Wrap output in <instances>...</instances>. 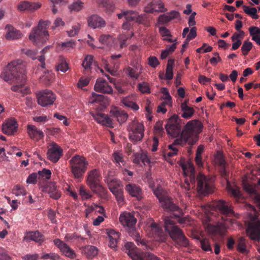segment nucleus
Listing matches in <instances>:
<instances>
[{
    "label": "nucleus",
    "mask_w": 260,
    "mask_h": 260,
    "mask_svg": "<svg viewBox=\"0 0 260 260\" xmlns=\"http://www.w3.org/2000/svg\"><path fill=\"white\" fill-rule=\"evenodd\" d=\"M117 17L119 19H122L124 17L126 21L123 22L122 25V29L123 30H129L130 29V13L128 11H122L121 13L117 14Z\"/></svg>",
    "instance_id": "34"
},
{
    "label": "nucleus",
    "mask_w": 260,
    "mask_h": 260,
    "mask_svg": "<svg viewBox=\"0 0 260 260\" xmlns=\"http://www.w3.org/2000/svg\"><path fill=\"white\" fill-rule=\"evenodd\" d=\"M113 158L115 162L118 164L120 167H124L125 165L124 160L122 155L119 152H114L113 154Z\"/></svg>",
    "instance_id": "56"
},
{
    "label": "nucleus",
    "mask_w": 260,
    "mask_h": 260,
    "mask_svg": "<svg viewBox=\"0 0 260 260\" xmlns=\"http://www.w3.org/2000/svg\"><path fill=\"white\" fill-rule=\"evenodd\" d=\"M201 247L202 249L205 251H210L212 252V249L209 240L207 239H203L200 241Z\"/></svg>",
    "instance_id": "54"
},
{
    "label": "nucleus",
    "mask_w": 260,
    "mask_h": 260,
    "mask_svg": "<svg viewBox=\"0 0 260 260\" xmlns=\"http://www.w3.org/2000/svg\"><path fill=\"white\" fill-rule=\"evenodd\" d=\"M137 221V220L135 217L134 214L131 213V237L133 238L138 245L141 244L144 245L145 244V242L141 240L139 231L137 230L134 226Z\"/></svg>",
    "instance_id": "23"
},
{
    "label": "nucleus",
    "mask_w": 260,
    "mask_h": 260,
    "mask_svg": "<svg viewBox=\"0 0 260 260\" xmlns=\"http://www.w3.org/2000/svg\"><path fill=\"white\" fill-rule=\"evenodd\" d=\"M84 7V3L80 0L74 1L71 5L69 6L70 12H78L81 10Z\"/></svg>",
    "instance_id": "40"
},
{
    "label": "nucleus",
    "mask_w": 260,
    "mask_h": 260,
    "mask_svg": "<svg viewBox=\"0 0 260 260\" xmlns=\"http://www.w3.org/2000/svg\"><path fill=\"white\" fill-rule=\"evenodd\" d=\"M204 146L203 145H200L198 146L195 157V161L198 167H203V161L201 154L204 151Z\"/></svg>",
    "instance_id": "39"
},
{
    "label": "nucleus",
    "mask_w": 260,
    "mask_h": 260,
    "mask_svg": "<svg viewBox=\"0 0 260 260\" xmlns=\"http://www.w3.org/2000/svg\"><path fill=\"white\" fill-rule=\"evenodd\" d=\"M41 7L40 3H31L28 1L20 2L17 6V9L20 11H30L38 10Z\"/></svg>",
    "instance_id": "22"
},
{
    "label": "nucleus",
    "mask_w": 260,
    "mask_h": 260,
    "mask_svg": "<svg viewBox=\"0 0 260 260\" xmlns=\"http://www.w3.org/2000/svg\"><path fill=\"white\" fill-rule=\"evenodd\" d=\"M184 176L186 177L185 182L188 186L195 187L197 181V189L200 194L206 195L213 190L214 178L206 176L202 174H199L196 178L194 166L191 162L183 164L181 166Z\"/></svg>",
    "instance_id": "2"
},
{
    "label": "nucleus",
    "mask_w": 260,
    "mask_h": 260,
    "mask_svg": "<svg viewBox=\"0 0 260 260\" xmlns=\"http://www.w3.org/2000/svg\"><path fill=\"white\" fill-rule=\"evenodd\" d=\"M182 120L176 114L172 115L168 119L165 128L167 133L173 137H177L180 135L181 137Z\"/></svg>",
    "instance_id": "7"
},
{
    "label": "nucleus",
    "mask_w": 260,
    "mask_h": 260,
    "mask_svg": "<svg viewBox=\"0 0 260 260\" xmlns=\"http://www.w3.org/2000/svg\"><path fill=\"white\" fill-rule=\"evenodd\" d=\"M38 174L40 177L46 179H49L51 177V172L49 170L44 169L42 171H39Z\"/></svg>",
    "instance_id": "64"
},
{
    "label": "nucleus",
    "mask_w": 260,
    "mask_h": 260,
    "mask_svg": "<svg viewBox=\"0 0 260 260\" xmlns=\"http://www.w3.org/2000/svg\"><path fill=\"white\" fill-rule=\"evenodd\" d=\"M202 122L197 119L190 120L187 122L182 129L181 137L175 140L174 143L169 146L171 151L167 155L172 157L177 154L178 149L174 146L175 145H184L186 143L193 145L199 140V134L202 131Z\"/></svg>",
    "instance_id": "3"
},
{
    "label": "nucleus",
    "mask_w": 260,
    "mask_h": 260,
    "mask_svg": "<svg viewBox=\"0 0 260 260\" xmlns=\"http://www.w3.org/2000/svg\"><path fill=\"white\" fill-rule=\"evenodd\" d=\"M99 41L103 44L111 45V43L114 41V39L113 37L109 35H103L100 36Z\"/></svg>",
    "instance_id": "51"
},
{
    "label": "nucleus",
    "mask_w": 260,
    "mask_h": 260,
    "mask_svg": "<svg viewBox=\"0 0 260 260\" xmlns=\"http://www.w3.org/2000/svg\"><path fill=\"white\" fill-rule=\"evenodd\" d=\"M37 102L42 107L52 105L56 100L55 94L49 90H42L37 93Z\"/></svg>",
    "instance_id": "11"
},
{
    "label": "nucleus",
    "mask_w": 260,
    "mask_h": 260,
    "mask_svg": "<svg viewBox=\"0 0 260 260\" xmlns=\"http://www.w3.org/2000/svg\"><path fill=\"white\" fill-rule=\"evenodd\" d=\"M174 63V60L172 59H170L168 60L166 73L165 74V79L166 80H171L173 77V65Z\"/></svg>",
    "instance_id": "37"
},
{
    "label": "nucleus",
    "mask_w": 260,
    "mask_h": 260,
    "mask_svg": "<svg viewBox=\"0 0 260 260\" xmlns=\"http://www.w3.org/2000/svg\"><path fill=\"white\" fill-rule=\"evenodd\" d=\"M79 192L83 200H87L92 196L90 192L87 191L83 185L80 186Z\"/></svg>",
    "instance_id": "53"
},
{
    "label": "nucleus",
    "mask_w": 260,
    "mask_h": 260,
    "mask_svg": "<svg viewBox=\"0 0 260 260\" xmlns=\"http://www.w3.org/2000/svg\"><path fill=\"white\" fill-rule=\"evenodd\" d=\"M62 148L56 143L51 142L49 144L47 152V158L52 162H57L62 155Z\"/></svg>",
    "instance_id": "12"
},
{
    "label": "nucleus",
    "mask_w": 260,
    "mask_h": 260,
    "mask_svg": "<svg viewBox=\"0 0 260 260\" xmlns=\"http://www.w3.org/2000/svg\"><path fill=\"white\" fill-rule=\"evenodd\" d=\"M43 192L47 193L49 197L53 199L58 200L61 197V192L57 189L54 182L48 183L41 187Z\"/></svg>",
    "instance_id": "18"
},
{
    "label": "nucleus",
    "mask_w": 260,
    "mask_h": 260,
    "mask_svg": "<svg viewBox=\"0 0 260 260\" xmlns=\"http://www.w3.org/2000/svg\"><path fill=\"white\" fill-rule=\"evenodd\" d=\"M5 30H6L5 38L8 40L19 39L22 37L20 31L16 29L10 24H7L6 26Z\"/></svg>",
    "instance_id": "24"
},
{
    "label": "nucleus",
    "mask_w": 260,
    "mask_h": 260,
    "mask_svg": "<svg viewBox=\"0 0 260 260\" xmlns=\"http://www.w3.org/2000/svg\"><path fill=\"white\" fill-rule=\"evenodd\" d=\"M237 250L243 254L248 252V251L246 249V239L244 237L239 238L238 240Z\"/></svg>",
    "instance_id": "41"
},
{
    "label": "nucleus",
    "mask_w": 260,
    "mask_h": 260,
    "mask_svg": "<svg viewBox=\"0 0 260 260\" xmlns=\"http://www.w3.org/2000/svg\"><path fill=\"white\" fill-rule=\"evenodd\" d=\"M94 89L96 92L105 94H111L113 93L112 87L102 78H99L96 79L94 86Z\"/></svg>",
    "instance_id": "17"
},
{
    "label": "nucleus",
    "mask_w": 260,
    "mask_h": 260,
    "mask_svg": "<svg viewBox=\"0 0 260 260\" xmlns=\"http://www.w3.org/2000/svg\"><path fill=\"white\" fill-rule=\"evenodd\" d=\"M109 190L115 196L118 204H122L124 201L123 191L120 182L112 176H108L105 179Z\"/></svg>",
    "instance_id": "8"
},
{
    "label": "nucleus",
    "mask_w": 260,
    "mask_h": 260,
    "mask_svg": "<svg viewBox=\"0 0 260 260\" xmlns=\"http://www.w3.org/2000/svg\"><path fill=\"white\" fill-rule=\"evenodd\" d=\"M253 47L251 42L248 41H244L241 47L242 53L243 55H247Z\"/></svg>",
    "instance_id": "48"
},
{
    "label": "nucleus",
    "mask_w": 260,
    "mask_h": 260,
    "mask_svg": "<svg viewBox=\"0 0 260 260\" xmlns=\"http://www.w3.org/2000/svg\"><path fill=\"white\" fill-rule=\"evenodd\" d=\"M180 107L182 112L181 116L185 119L191 118L194 113V109L188 106L186 102L182 103Z\"/></svg>",
    "instance_id": "33"
},
{
    "label": "nucleus",
    "mask_w": 260,
    "mask_h": 260,
    "mask_svg": "<svg viewBox=\"0 0 260 260\" xmlns=\"http://www.w3.org/2000/svg\"><path fill=\"white\" fill-rule=\"evenodd\" d=\"M164 226L166 231L169 234L170 237L181 246L186 247L189 242L184 234L178 226L175 225L174 221L171 217L165 216L163 219Z\"/></svg>",
    "instance_id": "5"
},
{
    "label": "nucleus",
    "mask_w": 260,
    "mask_h": 260,
    "mask_svg": "<svg viewBox=\"0 0 260 260\" xmlns=\"http://www.w3.org/2000/svg\"><path fill=\"white\" fill-rule=\"evenodd\" d=\"M41 258L44 259H50L51 260H59L60 256L58 254L55 253H43L41 256Z\"/></svg>",
    "instance_id": "57"
},
{
    "label": "nucleus",
    "mask_w": 260,
    "mask_h": 260,
    "mask_svg": "<svg viewBox=\"0 0 260 260\" xmlns=\"http://www.w3.org/2000/svg\"><path fill=\"white\" fill-rule=\"evenodd\" d=\"M27 131L30 138L36 141H39L44 137L43 132L34 125H28Z\"/></svg>",
    "instance_id": "27"
},
{
    "label": "nucleus",
    "mask_w": 260,
    "mask_h": 260,
    "mask_svg": "<svg viewBox=\"0 0 260 260\" xmlns=\"http://www.w3.org/2000/svg\"><path fill=\"white\" fill-rule=\"evenodd\" d=\"M91 115L98 123L108 127H113V121L108 115L96 113H91Z\"/></svg>",
    "instance_id": "21"
},
{
    "label": "nucleus",
    "mask_w": 260,
    "mask_h": 260,
    "mask_svg": "<svg viewBox=\"0 0 260 260\" xmlns=\"http://www.w3.org/2000/svg\"><path fill=\"white\" fill-rule=\"evenodd\" d=\"M89 26L92 28H100L105 27L106 22L103 18L97 15H93L88 19Z\"/></svg>",
    "instance_id": "25"
},
{
    "label": "nucleus",
    "mask_w": 260,
    "mask_h": 260,
    "mask_svg": "<svg viewBox=\"0 0 260 260\" xmlns=\"http://www.w3.org/2000/svg\"><path fill=\"white\" fill-rule=\"evenodd\" d=\"M144 10L146 13H153L154 12H165L167 10L161 0H147Z\"/></svg>",
    "instance_id": "15"
},
{
    "label": "nucleus",
    "mask_w": 260,
    "mask_h": 260,
    "mask_svg": "<svg viewBox=\"0 0 260 260\" xmlns=\"http://www.w3.org/2000/svg\"><path fill=\"white\" fill-rule=\"evenodd\" d=\"M51 22L49 20H43L42 19H41L39 21L38 26L37 27L39 28V29L41 30L47 31V29L49 26Z\"/></svg>",
    "instance_id": "59"
},
{
    "label": "nucleus",
    "mask_w": 260,
    "mask_h": 260,
    "mask_svg": "<svg viewBox=\"0 0 260 260\" xmlns=\"http://www.w3.org/2000/svg\"><path fill=\"white\" fill-rule=\"evenodd\" d=\"M167 97L166 98V101L162 102L160 105L157 107V112L158 113H165L167 112V109L165 108L166 105H170L171 101V96L169 93L167 91Z\"/></svg>",
    "instance_id": "42"
},
{
    "label": "nucleus",
    "mask_w": 260,
    "mask_h": 260,
    "mask_svg": "<svg viewBox=\"0 0 260 260\" xmlns=\"http://www.w3.org/2000/svg\"><path fill=\"white\" fill-rule=\"evenodd\" d=\"M151 234L156 240L163 242L166 239V235L159 225L155 222L152 223L150 226Z\"/></svg>",
    "instance_id": "20"
},
{
    "label": "nucleus",
    "mask_w": 260,
    "mask_h": 260,
    "mask_svg": "<svg viewBox=\"0 0 260 260\" xmlns=\"http://www.w3.org/2000/svg\"><path fill=\"white\" fill-rule=\"evenodd\" d=\"M80 28V24L79 23L76 24L72 26V29L67 31V34L69 37H74L78 34Z\"/></svg>",
    "instance_id": "55"
},
{
    "label": "nucleus",
    "mask_w": 260,
    "mask_h": 260,
    "mask_svg": "<svg viewBox=\"0 0 260 260\" xmlns=\"http://www.w3.org/2000/svg\"><path fill=\"white\" fill-rule=\"evenodd\" d=\"M142 73V66L139 63L138 60L136 62V66L131 68V78L138 79Z\"/></svg>",
    "instance_id": "43"
},
{
    "label": "nucleus",
    "mask_w": 260,
    "mask_h": 260,
    "mask_svg": "<svg viewBox=\"0 0 260 260\" xmlns=\"http://www.w3.org/2000/svg\"><path fill=\"white\" fill-rule=\"evenodd\" d=\"M51 3L52 12L55 14L58 12L57 7H60L66 5V2L64 0H50Z\"/></svg>",
    "instance_id": "46"
},
{
    "label": "nucleus",
    "mask_w": 260,
    "mask_h": 260,
    "mask_svg": "<svg viewBox=\"0 0 260 260\" xmlns=\"http://www.w3.org/2000/svg\"><path fill=\"white\" fill-rule=\"evenodd\" d=\"M139 90L143 93H150V88L148 85V84L146 82H143L142 83H140L138 84V86Z\"/></svg>",
    "instance_id": "60"
},
{
    "label": "nucleus",
    "mask_w": 260,
    "mask_h": 260,
    "mask_svg": "<svg viewBox=\"0 0 260 260\" xmlns=\"http://www.w3.org/2000/svg\"><path fill=\"white\" fill-rule=\"evenodd\" d=\"M131 21H135L136 22L141 24L148 27L150 25V22L146 14L139 15L137 12L131 11Z\"/></svg>",
    "instance_id": "28"
},
{
    "label": "nucleus",
    "mask_w": 260,
    "mask_h": 260,
    "mask_svg": "<svg viewBox=\"0 0 260 260\" xmlns=\"http://www.w3.org/2000/svg\"><path fill=\"white\" fill-rule=\"evenodd\" d=\"M129 36V34L128 32H122L118 36L117 41L119 44V47L120 48H123L127 46L126 41Z\"/></svg>",
    "instance_id": "38"
},
{
    "label": "nucleus",
    "mask_w": 260,
    "mask_h": 260,
    "mask_svg": "<svg viewBox=\"0 0 260 260\" xmlns=\"http://www.w3.org/2000/svg\"><path fill=\"white\" fill-rule=\"evenodd\" d=\"M146 177L149 182V187L152 189L153 193L158 199L164 210L166 212H177V213H174V215L178 218V221L180 223H183L185 222L184 218L180 217L182 213L181 210L173 203L167 191L160 185H158L156 188L154 187V184L150 178L149 173H146Z\"/></svg>",
    "instance_id": "4"
},
{
    "label": "nucleus",
    "mask_w": 260,
    "mask_h": 260,
    "mask_svg": "<svg viewBox=\"0 0 260 260\" xmlns=\"http://www.w3.org/2000/svg\"><path fill=\"white\" fill-rule=\"evenodd\" d=\"M131 197L136 198L138 201L143 199L142 189L139 186L131 184Z\"/></svg>",
    "instance_id": "35"
},
{
    "label": "nucleus",
    "mask_w": 260,
    "mask_h": 260,
    "mask_svg": "<svg viewBox=\"0 0 260 260\" xmlns=\"http://www.w3.org/2000/svg\"><path fill=\"white\" fill-rule=\"evenodd\" d=\"M210 232L213 234H217L220 235H223L222 229L219 226H215L212 225H208Z\"/></svg>",
    "instance_id": "61"
},
{
    "label": "nucleus",
    "mask_w": 260,
    "mask_h": 260,
    "mask_svg": "<svg viewBox=\"0 0 260 260\" xmlns=\"http://www.w3.org/2000/svg\"><path fill=\"white\" fill-rule=\"evenodd\" d=\"M144 126L142 122L133 121L131 123V142L141 141L144 137Z\"/></svg>",
    "instance_id": "13"
},
{
    "label": "nucleus",
    "mask_w": 260,
    "mask_h": 260,
    "mask_svg": "<svg viewBox=\"0 0 260 260\" xmlns=\"http://www.w3.org/2000/svg\"><path fill=\"white\" fill-rule=\"evenodd\" d=\"M68 64L66 61L63 59L61 60L57 67V70L58 71H60L62 72L65 73L68 70Z\"/></svg>",
    "instance_id": "62"
},
{
    "label": "nucleus",
    "mask_w": 260,
    "mask_h": 260,
    "mask_svg": "<svg viewBox=\"0 0 260 260\" xmlns=\"http://www.w3.org/2000/svg\"><path fill=\"white\" fill-rule=\"evenodd\" d=\"M135 245L131 242V258L133 260H144L146 254L140 251L134 250Z\"/></svg>",
    "instance_id": "36"
},
{
    "label": "nucleus",
    "mask_w": 260,
    "mask_h": 260,
    "mask_svg": "<svg viewBox=\"0 0 260 260\" xmlns=\"http://www.w3.org/2000/svg\"><path fill=\"white\" fill-rule=\"evenodd\" d=\"M102 177L99 171L93 169L89 171L87 174L86 183L91 188L96 186L100 183Z\"/></svg>",
    "instance_id": "19"
},
{
    "label": "nucleus",
    "mask_w": 260,
    "mask_h": 260,
    "mask_svg": "<svg viewBox=\"0 0 260 260\" xmlns=\"http://www.w3.org/2000/svg\"><path fill=\"white\" fill-rule=\"evenodd\" d=\"M106 231L109 239V246L112 248H116L120 236L119 233L113 229H107Z\"/></svg>",
    "instance_id": "29"
},
{
    "label": "nucleus",
    "mask_w": 260,
    "mask_h": 260,
    "mask_svg": "<svg viewBox=\"0 0 260 260\" xmlns=\"http://www.w3.org/2000/svg\"><path fill=\"white\" fill-rule=\"evenodd\" d=\"M110 113L112 116L116 118L117 121L120 123L125 122L128 116V114L126 112L120 110L117 107L113 108L111 110Z\"/></svg>",
    "instance_id": "30"
},
{
    "label": "nucleus",
    "mask_w": 260,
    "mask_h": 260,
    "mask_svg": "<svg viewBox=\"0 0 260 260\" xmlns=\"http://www.w3.org/2000/svg\"><path fill=\"white\" fill-rule=\"evenodd\" d=\"M119 220L123 228L130 233V212L124 211L120 214Z\"/></svg>",
    "instance_id": "31"
},
{
    "label": "nucleus",
    "mask_w": 260,
    "mask_h": 260,
    "mask_svg": "<svg viewBox=\"0 0 260 260\" xmlns=\"http://www.w3.org/2000/svg\"><path fill=\"white\" fill-rule=\"evenodd\" d=\"M243 9L244 12L251 16L253 19H257L258 18L259 16L256 14L257 10L255 8H250L247 6L244 5L243 6Z\"/></svg>",
    "instance_id": "44"
},
{
    "label": "nucleus",
    "mask_w": 260,
    "mask_h": 260,
    "mask_svg": "<svg viewBox=\"0 0 260 260\" xmlns=\"http://www.w3.org/2000/svg\"><path fill=\"white\" fill-rule=\"evenodd\" d=\"M104 99V96L101 94L92 92L89 98L88 102L90 104H94L102 101Z\"/></svg>",
    "instance_id": "49"
},
{
    "label": "nucleus",
    "mask_w": 260,
    "mask_h": 260,
    "mask_svg": "<svg viewBox=\"0 0 260 260\" xmlns=\"http://www.w3.org/2000/svg\"><path fill=\"white\" fill-rule=\"evenodd\" d=\"M17 122L14 119H10L6 121L2 125L4 133L8 135L14 134L16 131Z\"/></svg>",
    "instance_id": "26"
},
{
    "label": "nucleus",
    "mask_w": 260,
    "mask_h": 260,
    "mask_svg": "<svg viewBox=\"0 0 260 260\" xmlns=\"http://www.w3.org/2000/svg\"><path fill=\"white\" fill-rule=\"evenodd\" d=\"M53 242L64 255L71 259L76 257L77 255L75 251L63 241L59 239H55L54 240Z\"/></svg>",
    "instance_id": "16"
},
{
    "label": "nucleus",
    "mask_w": 260,
    "mask_h": 260,
    "mask_svg": "<svg viewBox=\"0 0 260 260\" xmlns=\"http://www.w3.org/2000/svg\"><path fill=\"white\" fill-rule=\"evenodd\" d=\"M212 207L210 205H203L201 207L200 211L202 213H204L208 218H209V215L211 213Z\"/></svg>",
    "instance_id": "63"
},
{
    "label": "nucleus",
    "mask_w": 260,
    "mask_h": 260,
    "mask_svg": "<svg viewBox=\"0 0 260 260\" xmlns=\"http://www.w3.org/2000/svg\"><path fill=\"white\" fill-rule=\"evenodd\" d=\"M24 67L21 60H13L8 64L1 75V78L5 81L15 78L17 84L12 86L11 89L14 92L20 93L23 96L29 92V89L24 85L26 76Z\"/></svg>",
    "instance_id": "1"
},
{
    "label": "nucleus",
    "mask_w": 260,
    "mask_h": 260,
    "mask_svg": "<svg viewBox=\"0 0 260 260\" xmlns=\"http://www.w3.org/2000/svg\"><path fill=\"white\" fill-rule=\"evenodd\" d=\"M65 25V22L62 20L60 17H57L54 21L52 28L53 29L58 28V29L61 28Z\"/></svg>",
    "instance_id": "58"
},
{
    "label": "nucleus",
    "mask_w": 260,
    "mask_h": 260,
    "mask_svg": "<svg viewBox=\"0 0 260 260\" xmlns=\"http://www.w3.org/2000/svg\"><path fill=\"white\" fill-rule=\"evenodd\" d=\"M49 37L48 31L41 30L37 26L32 29L29 39L35 45H42L46 42Z\"/></svg>",
    "instance_id": "10"
},
{
    "label": "nucleus",
    "mask_w": 260,
    "mask_h": 260,
    "mask_svg": "<svg viewBox=\"0 0 260 260\" xmlns=\"http://www.w3.org/2000/svg\"><path fill=\"white\" fill-rule=\"evenodd\" d=\"M215 207L221 214V218L223 220H225L224 217L233 215L234 212L231 208L229 203L226 202L223 200H219L214 203Z\"/></svg>",
    "instance_id": "14"
},
{
    "label": "nucleus",
    "mask_w": 260,
    "mask_h": 260,
    "mask_svg": "<svg viewBox=\"0 0 260 260\" xmlns=\"http://www.w3.org/2000/svg\"><path fill=\"white\" fill-rule=\"evenodd\" d=\"M93 57L91 55H87L84 58L82 66L85 70H89L92 63Z\"/></svg>",
    "instance_id": "52"
},
{
    "label": "nucleus",
    "mask_w": 260,
    "mask_h": 260,
    "mask_svg": "<svg viewBox=\"0 0 260 260\" xmlns=\"http://www.w3.org/2000/svg\"><path fill=\"white\" fill-rule=\"evenodd\" d=\"M90 189L93 192L99 194L101 196H105L107 192L106 189L101 184V183H99L96 186L91 188Z\"/></svg>",
    "instance_id": "50"
},
{
    "label": "nucleus",
    "mask_w": 260,
    "mask_h": 260,
    "mask_svg": "<svg viewBox=\"0 0 260 260\" xmlns=\"http://www.w3.org/2000/svg\"><path fill=\"white\" fill-rule=\"evenodd\" d=\"M12 193L16 197L24 196L26 194V190L25 188L20 185H16L12 189Z\"/></svg>",
    "instance_id": "47"
},
{
    "label": "nucleus",
    "mask_w": 260,
    "mask_h": 260,
    "mask_svg": "<svg viewBox=\"0 0 260 260\" xmlns=\"http://www.w3.org/2000/svg\"><path fill=\"white\" fill-rule=\"evenodd\" d=\"M84 251L89 258L95 256L98 253V248L93 246H87L84 248Z\"/></svg>",
    "instance_id": "45"
},
{
    "label": "nucleus",
    "mask_w": 260,
    "mask_h": 260,
    "mask_svg": "<svg viewBox=\"0 0 260 260\" xmlns=\"http://www.w3.org/2000/svg\"><path fill=\"white\" fill-rule=\"evenodd\" d=\"M71 172L75 178H81L85 173L88 161L82 155L76 154L69 161Z\"/></svg>",
    "instance_id": "6"
},
{
    "label": "nucleus",
    "mask_w": 260,
    "mask_h": 260,
    "mask_svg": "<svg viewBox=\"0 0 260 260\" xmlns=\"http://www.w3.org/2000/svg\"><path fill=\"white\" fill-rule=\"evenodd\" d=\"M24 240L28 242L30 241H34L36 242L41 243L44 241V238L43 235L38 231L31 232L27 234L24 237Z\"/></svg>",
    "instance_id": "32"
},
{
    "label": "nucleus",
    "mask_w": 260,
    "mask_h": 260,
    "mask_svg": "<svg viewBox=\"0 0 260 260\" xmlns=\"http://www.w3.org/2000/svg\"><path fill=\"white\" fill-rule=\"evenodd\" d=\"M246 233L252 240H260V220L258 219L257 216L252 217L251 222L246 230Z\"/></svg>",
    "instance_id": "9"
}]
</instances>
